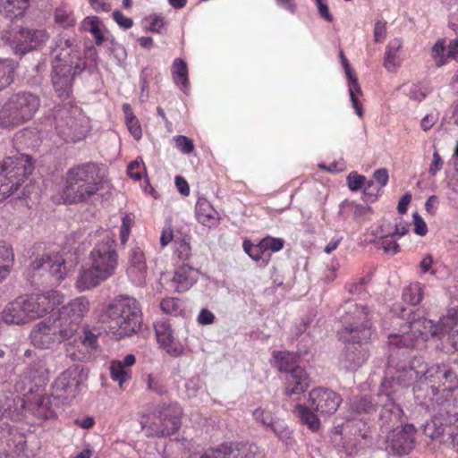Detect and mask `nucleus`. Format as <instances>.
<instances>
[{"label":"nucleus","instance_id":"1","mask_svg":"<svg viewBox=\"0 0 458 458\" xmlns=\"http://www.w3.org/2000/svg\"><path fill=\"white\" fill-rule=\"evenodd\" d=\"M391 313L402 315L395 321V325L400 327L389 335L390 345L394 347L420 345L429 337L442 338L445 334L453 333L454 327L458 323V306L450 308L437 324L431 319L420 317L401 303L394 304L391 308Z\"/></svg>","mask_w":458,"mask_h":458},{"label":"nucleus","instance_id":"2","mask_svg":"<svg viewBox=\"0 0 458 458\" xmlns=\"http://www.w3.org/2000/svg\"><path fill=\"white\" fill-rule=\"evenodd\" d=\"M118 254L114 241L106 236L90 251L88 262L78 272L75 287L79 292L89 291L114 275Z\"/></svg>","mask_w":458,"mask_h":458},{"label":"nucleus","instance_id":"3","mask_svg":"<svg viewBox=\"0 0 458 458\" xmlns=\"http://www.w3.org/2000/svg\"><path fill=\"white\" fill-rule=\"evenodd\" d=\"M52 82L60 98L69 97L74 76L82 71L75 40L58 36L51 50Z\"/></svg>","mask_w":458,"mask_h":458},{"label":"nucleus","instance_id":"4","mask_svg":"<svg viewBox=\"0 0 458 458\" xmlns=\"http://www.w3.org/2000/svg\"><path fill=\"white\" fill-rule=\"evenodd\" d=\"M105 322L116 338L131 335L140 330L142 323L139 302L128 295L117 296L106 308Z\"/></svg>","mask_w":458,"mask_h":458},{"label":"nucleus","instance_id":"5","mask_svg":"<svg viewBox=\"0 0 458 458\" xmlns=\"http://www.w3.org/2000/svg\"><path fill=\"white\" fill-rule=\"evenodd\" d=\"M102 188L98 167L92 163L71 168L65 177L63 198L66 202L85 201Z\"/></svg>","mask_w":458,"mask_h":458},{"label":"nucleus","instance_id":"6","mask_svg":"<svg viewBox=\"0 0 458 458\" xmlns=\"http://www.w3.org/2000/svg\"><path fill=\"white\" fill-rule=\"evenodd\" d=\"M182 409L177 403H162L155 412L144 414L140 419L142 430L147 437H165L175 433L181 427Z\"/></svg>","mask_w":458,"mask_h":458},{"label":"nucleus","instance_id":"7","mask_svg":"<svg viewBox=\"0 0 458 458\" xmlns=\"http://www.w3.org/2000/svg\"><path fill=\"white\" fill-rule=\"evenodd\" d=\"M32 170L31 159L27 155L18 154L4 159L0 165V202L17 192Z\"/></svg>","mask_w":458,"mask_h":458},{"label":"nucleus","instance_id":"8","mask_svg":"<svg viewBox=\"0 0 458 458\" xmlns=\"http://www.w3.org/2000/svg\"><path fill=\"white\" fill-rule=\"evenodd\" d=\"M57 133L67 142L84 140L89 131V119L76 106H59L54 114Z\"/></svg>","mask_w":458,"mask_h":458},{"label":"nucleus","instance_id":"9","mask_svg":"<svg viewBox=\"0 0 458 458\" xmlns=\"http://www.w3.org/2000/svg\"><path fill=\"white\" fill-rule=\"evenodd\" d=\"M342 318L344 327L339 335L344 342L358 344L369 342L372 329L364 307L352 301L347 302L345 314Z\"/></svg>","mask_w":458,"mask_h":458},{"label":"nucleus","instance_id":"10","mask_svg":"<svg viewBox=\"0 0 458 458\" xmlns=\"http://www.w3.org/2000/svg\"><path fill=\"white\" fill-rule=\"evenodd\" d=\"M39 105L38 97L29 92L12 96L0 110V127H14L31 119Z\"/></svg>","mask_w":458,"mask_h":458},{"label":"nucleus","instance_id":"11","mask_svg":"<svg viewBox=\"0 0 458 458\" xmlns=\"http://www.w3.org/2000/svg\"><path fill=\"white\" fill-rule=\"evenodd\" d=\"M48 38V32L43 29L11 28L2 33V40L18 55L40 47Z\"/></svg>","mask_w":458,"mask_h":458},{"label":"nucleus","instance_id":"12","mask_svg":"<svg viewBox=\"0 0 458 458\" xmlns=\"http://www.w3.org/2000/svg\"><path fill=\"white\" fill-rule=\"evenodd\" d=\"M89 310V301L84 296L77 297L63 306L56 318L63 326V335H71L73 338L81 329V320Z\"/></svg>","mask_w":458,"mask_h":458},{"label":"nucleus","instance_id":"13","mask_svg":"<svg viewBox=\"0 0 458 458\" xmlns=\"http://www.w3.org/2000/svg\"><path fill=\"white\" fill-rule=\"evenodd\" d=\"M66 359L71 361H85L98 350V337L89 331L78 330L73 338L64 340Z\"/></svg>","mask_w":458,"mask_h":458},{"label":"nucleus","instance_id":"14","mask_svg":"<svg viewBox=\"0 0 458 458\" xmlns=\"http://www.w3.org/2000/svg\"><path fill=\"white\" fill-rule=\"evenodd\" d=\"M63 326L57 318L44 320L35 326L30 333L31 344L40 349H48L56 342L72 339L71 335H63Z\"/></svg>","mask_w":458,"mask_h":458},{"label":"nucleus","instance_id":"15","mask_svg":"<svg viewBox=\"0 0 458 458\" xmlns=\"http://www.w3.org/2000/svg\"><path fill=\"white\" fill-rule=\"evenodd\" d=\"M200 458H264V456L259 447L253 444H231L208 449Z\"/></svg>","mask_w":458,"mask_h":458},{"label":"nucleus","instance_id":"16","mask_svg":"<svg viewBox=\"0 0 458 458\" xmlns=\"http://www.w3.org/2000/svg\"><path fill=\"white\" fill-rule=\"evenodd\" d=\"M415 434L411 424L394 428L386 437V450L396 455L408 454L414 446Z\"/></svg>","mask_w":458,"mask_h":458},{"label":"nucleus","instance_id":"17","mask_svg":"<svg viewBox=\"0 0 458 458\" xmlns=\"http://www.w3.org/2000/svg\"><path fill=\"white\" fill-rule=\"evenodd\" d=\"M392 315H393L392 329L389 333H387L388 339H389V335L391 333H393L394 331V329H398L400 327V326L395 325L396 318H402V315H400V314H398V315L392 314ZM423 344H424V343L420 344V345L411 346V348L420 347ZM388 345H389V349L392 352L388 359V361H387V369L389 370L394 369V370H396V372H428V371L427 364L420 358L415 357L412 360H409L408 364H406L405 361L400 360H397L394 357V353L395 351L401 350V349H409L410 347H404L403 345H401L399 347L391 346L389 342H388Z\"/></svg>","mask_w":458,"mask_h":458},{"label":"nucleus","instance_id":"18","mask_svg":"<svg viewBox=\"0 0 458 458\" xmlns=\"http://www.w3.org/2000/svg\"><path fill=\"white\" fill-rule=\"evenodd\" d=\"M310 401L315 410L321 414H334L343 399L335 392L324 387H317L310 392Z\"/></svg>","mask_w":458,"mask_h":458},{"label":"nucleus","instance_id":"19","mask_svg":"<svg viewBox=\"0 0 458 458\" xmlns=\"http://www.w3.org/2000/svg\"><path fill=\"white\" fill-rule=\"evenodd\" d=\"M155 332L159 345L170 355L178 357L184 351L183 344L174 336L169 322L161 318L155 323Z\"/></svg>","mask_w":458,"mask_h":458},{"label":"nucleus","instance_id":"20","mask_svg":"<svg viewBox=\"0 0 458 458\" xmlns=\"http://www.w3.org/2000/svg\"><path fill=\"white\" fill-rule=\"evenodd\" d=\"M52 396L30 393L23 400L24 408L36 418L48 420L55 416Z\"/></svg>","mask_w":458,"mask_h":458},{"label":"nucleus","instance_id":"21","mask_svg":"<svg viewBox=\"0 0 458 458\" xmlns=\"http://www.w3.org/2000/svg\"><path fill=\"white\" fill-rule=\"evenodd\" d=\"M340 58L342 65L344 69L345 75L348 79V91L352 106L359 117L363 116V110L360 103L362 97L361 89L358 83V79L355 72L351 68L349 61L344 56L343 52H340Z\"/></svg>","mask_w":458,"mask_h":458},{"label":"nucleus","instance_id":"22","mask_svg":"<svg viewBox=\"0 0 458 458\" xmlns=\"http://www.w3.org/2000/svg\"><path fill=\"white\" fill-rule=\"evenodd\" d=\"M30 267L34 271L40 269L48 270L50 276L57 282H61L67 273L64 259L60 255L36 259Z\"/></svg>","mask_w":458,"mask_h":458},{"label":"nucleus","instance_id":"23","mask_svg":"<svg viewBox=\"0 0 458 458\" xmlns=\"http://www.w3.org/2000/svg\"><path fill=\"white\" fill-rule=\"evenodd\" d=\"M127 275L131 281L141 285L145 283L147 276V264L143 251L135 247L131 250L128 260Z\"/></svg>","mask_w":458,"mask_h":458},{"label":"nucleus","instance_id":"24","mask_svg":"<svg viewBox=\"0 0 458 458\" xmlns=\"http://www.w3.org/2000/svg\"><path fill=\"white\" fill-rule=\"evenodd\" d=\"M79 382L71 377V374H60L51 386L53 399L67 401L75 397Z\"/></svg>","mask_w":458,"mask_h":458},{"label":"nucleus","instance_id":"25","mask_svg":"<svg viewBox=\"0 0 458 458\" xmlns=\"http://www.w3.org/2000/svg\"><path fill=\"white\" fill-rule=\"evenodd\" d=\"M195 216L199 224L209 228L218 225L221 219L218 211L204 197H199L197 199Z\"/></svg>","mask_w":458,"mask_h":458},{"label":"nucleus","instance_id":"26","mask_svg":"<svg viewBox=\"0 0 458 458\" xmlns=\"http://www.w3.org/2000/svg\"><path fill=\"white\" fill-rule=\"evenodd\" d=\"M199 271L188 265L179 267L171 279V287L177 292L189 290L198 280Z\"/></svg>","mask_w":458,"mask_h":458},{"label":"nucleus","instance_id":"27","mask_svg":"<svg viewBox=\"0 0 458 458\" xmlns=\"http://www.w3.org/2000/svg\"><path fill=\"white\" fill-rule=\"evenodd\" d=\"M2 319L8 325H21L29 322L23 297L9 302L2 311Z\"/></svg>","mask_w":458,"mask_h":458},{"label":"nucleus","instance_id":"28","mask_svg":"<svg viewBox=\"0 0 458 458\" xmlns=\"http://www.w3.org/2000/svg\"><path fill=\"white\" fill-rule=\"evenodd\" d=\"M81 27L93 36L97 46H101L112 38L109 30L97 16L86 17L81 22Z\"/></svg>","mask_w":458,"mask_h":458},{"label":"nucleus","instance_id":"29","mask_svg":"<svg viewBox=\"0 0 458 458\" xmlns=\"http://www.w3.org/2000/svg\"><path fill=\"white\" fill-rule=\"evenodd\" d=\"M385 227L379 225L372 231V235L375 238L372 242L378 248L382 249L386 254L394 255L400 251V246L397 243L398 239L391 233L387 234L385 233Z\"/></svg>","mask_w":458,"mask_h":458},{"label":"nucleus","instance_id":"30","mask_svg":"<svg viewBox=\"0 0 458 458\" xmlns=\"http://www.w3.org/2000/svg\"><path fill=\"white\" fill-rule=\"evenodd\" d=\"M273 365L279 372H296L299 368V357L290 352H274Z\"/></svg>","mask_w":458,"mask_h":458},{"label":"nucleus","instance_id":"31","mask_svg":"<svg viewBox=\"0 0 458 458\" xmlns=\"http://www.w3.org/2000/svg\"><path fill=\"white\" fill-rule=\"evenodd\" d=\"M172 77L174 84L184 93L190 89L188 66L181 58H175L171 67Z\"/></svg>","mask_w":458,"mask_h":458},{"label":"nucleus","instance_id":"32","mask_svg":"<svg viewBox=\"0 0 458 458\" xmlns=\"http://www.w3.org/2000/svg\"><path fill=\"white\" fill-rule=\"evenodd\" d=\"M284 384L287 395L301 394L309 388L310 380L308 374H287Z\"/></svg>","mask_w":458,"mask_h":458},{"label":"nucleus","instance_id":"33","mask_svg":"<svg viewBox=\"0 0 458 458\" xmlns=\"http://www.w3.org/2000/svg\"><path fill=\"white\" fill-rule=\"evenodd\" d=\"M40 307L44 309L43 317L53 311L57 306L61 305L64 301V295L56 290L47 291L41 294H36Z\"/></svg>","mask_w":458,"mask_h":458},{"label":"nucleus","instance_id":"34","mask_svg":"<svg viewBox=\"0 0 458 458\" xmlns=\"http://www.w3.org/2000/svg\"><path fill=\"white\" fill-rule=\"evenodd\" d=\"M295 411L303 425H306L312 432H317L320 428V420L309 408L301 404L295 406Z\"/></svg>","mask_w":458,"mask_h":458},{"label":"nucleus","instance_id":"35","mask_svg":"<svg viewBox=\"0 0 458 458\" xmlns=\"http://www.w3.org/2000/svg\"><path fill=\"white\" fill-rule=\"evenodd\" d=\"M29 6V0H2L0 9L5 16L16 18L21 16Z\"/></svg>","mask_w":458,"mask_h":458},{"label":"nucleus","instance_id":"36","mask_svg":"<svg viewBox=\"0 0 458 458\" xmlns=\"http://www.w3.org/2000/svg\"><path fill=\"white\" fill-rule=\"evenodd\" d=\"M401 47V42L398 39L391 41L386 47L384 66L390 72L395 71L396 68L400 65L398 53Z\"/></svg>","mask_w":458,"mask_h":458},{"label":"nucleus","instance_id":"37","mask_svg":"<svg viewBox=\"0 0 458 458\" xmlns=\"http://www.w3.org/2000/svg\"><path fill=\"white\" fill-rule=\"evenodd\" d=\"M13 264V253L12 248L0 242V282L9 274Z\"/></svg>","mask_w":458,"mask_h":458},{"label":"nucleus","instance_id":"38","mask_svg":"<svg viewBox=\"0 0 458 458\" xmlns=\"http://www.w3.org/2000/svg\"><path fill=\"white\" fill-rule=\"evenodd\" d=\"M244 251L255 261H261L263 265H267L269 260V253H266L261 247V241L258 244H253L246 240L242 244Z\"/></svg>","mask_w":458,"mask_h":458},{"label":"nucleus","instance_id":"39","mask_svg":"<svg viewBox=\"0 0 458 458\" xmlns=\"http://www.w3.org/2000/svg\"><path fill=\"white\" fill-rule=\"evenodd\" d=\"M15 64L10 59H0V91L13 81Z\"/></svg>","mask_w":458,"mask_h":458},{"label":"nucleus","instance_id":"40","mask_svg":"<svg viewBox=\"0 0 458 458\" xmlns=\"http://www.w3.org/2000/svg\"><path fill=\"white\" fill-rule=\"evenodd\" d=\"M423 293V284L420 283H412L403 289V300L411 305H417L421 301Z\"/></svg>","mask_w":458,"mask_h":458},{"label":"nucleus","instance_id":"41","mask_svg":"<svg viewBox=\"0 0 458 458\" xmlns=\"http://www.w3.org/2000/svg\"><path fill=\"white\" fill-rule=\"evenodd\" d=\"M55 21L63 28H69L74 26L76 19L72 9L66 4H62L55 9Z\"/></svg>","mask_w":458,"mask_h":458},{"label":"nucleus","instance_id":"42","mask_svg":"<svg viewBox=\"0 0 458 458\" xmlns=\"http://www.w3.org/2000/svg\"><path fill=\"white\" fill-rule=\"evenodd\" d=\"M160 307L162 310L169 315L174 316V317H181L184 316V310L182 307V301L176 298H166L164 299L161 303Z\"/></svg>","mask_w":458,"mask_h":458},{"label":"nucleus","instance_id":"43","mask_svg":"<svg viewBox=\"0 0 458 458\" xmlns=\"http://www.w3.org/2000/svg\"><path fill=\"white\" fill-rule=\"evenodd\" d=\"M23 300L26 313L30 321L43 317V310H45L40 307V303L38 301L36 294L26 298L23 297Z\"/></svg>","mask_w":458,"mask_h":458},{"label":"nucleus","instance_id":"44","mask_svg":"<svg viewBox=\"0 0 458 458\" xmlns=\"http://www.w3.org/2000/svg\"><path fill=\"white\" fill-rule=\"evenodd\" d=\"M349 405L352 411H354L358 413H361V412L369 413V412L374 411V405H373L372 402L370 401V399L364 397V396H360V397L356 396V397H353L352 399H350Z\"/></svg>","mask_w":458,"mask_h":458},{"label":"nucleus","instance_id":"45","mask_svg":"<svg viewBox=\"0 0 458 458\" xmlns=\"http://www.w3.org/2000/svg\"><path fill=\"white\" fill-rule=\"evenodd\" d=\"M445 430L446 427H444L437 419L427 422L424 426V434L432 440L444 436Z\"/></svg>","mask_w":458,"mask_h":458},{"label":"nucleus","instance_id":"46","mask_svg":"<svg viewBox=\"0 0 458 458\" xmlns=\"http://www.w3.org/2000/svg\"><path fill=\"white\" fill-rule=\"evenodd\" d=\"M144 21L148 24L147 30L160 33L165 26V17L162 13H153L144 18Z\"/></svg>","mask_w":458,"mask_h":458},{"label":"nucleus","instance_id":"47","mask_svg":"<svg viewBox=\"0 0 458 458\" xmlns=\"http://www.w3.org/2000/svg\"><path fill=\"white\" fill-rule=\"evenodd\" d=\"M385 227V233H391L396 239H401L409 232V225L405 222H399L397 224L385 223L381 225Z\"/></svg>","mask_w":458,"mask_h":458},{"label":"nucleus","instance_id":"48","mask_svg":"<svg viewBox=\"0 0 458 458\" xmlns=\"http://www.w3.org/2000/svg\"><path fill=\"white\" fill-rule=\"evenodd\" d=\"M135 361L133 354H128L123 360H114L110 363V372H125V369L131 367Z\"/></svg>","mask_w":458,"mask_h":458},{"label":"nucleus","instance_id":"49","mask_svg":"<svg viewBox=\"0 0 458 458\" xmlns=\"http://www.w3.org/2000/svg\"><path fill=\"white\" fill-rule=\"evenodd\" d=\"M135 361L133 354H128L123 360H114L110 363V372H125V369L131 367Z\"/></svg>","mask_w":458,"mask_h":458},{"label":"nucleus","instance_id":"50","mask_svg":"<svg viewBox=\"0 0 458 458\" xmlns=\"http://www.w3.org/2000/svg\"><path fill=\"white\" fill-rule=\"evenodd\" d=\"M431 55L437 66L445 64L447 57V50H445L444 41L438 40L432 47Z\"/></svg>","mask_w":458,"mask_h":458},{"label":"nucleus","instance_id":"51","mask_svg":"<svg viewBox=\"0 0 458 458\" xmlns=\"http://www.w3.org/2000/svg\"><path fill=\"white\" fill-rule=\"evenodd\" d=\"M405 95L411 100L420 102L428 95L426 89L420 84H411L403 89Z\"/></svg>","mask_w":458,"mask_h":458},{"label":"nucleus","instance_id":"52","mask_svg":"<svg viewBox=\"0 0 458 458\" xmlns=\"http://www.w3.org/2000/svg\"><path fill=\"white\" fill-rule=\"evenodd\" d=\"M173 140L174 142V147L182 154H190L194 149L193 141L184 135L174 136Z\"/></svg>","mask_w":458,"mask_h":458},{"label":"nucleus","instance_id":"53","mask_svg":"<svg viewBox=\"0 0 458 458\" xmlns=\"http://www.w3.org/2000/svg\"><path fill=\"white\" fill-rule=\"evenodd\" d=\"M284 241L282 238L267 236L261 240V247L264 248L266 253L268 251L277 252L284 248Z\"/></svg>","mask_w":458,"mask_h":458},{"label":"nucleus","instance_id":"54","mask_svg":"<svg viewBox=\"0 0 458 458\" xmlns=\"http://www.w3.org/2000/svg\"><path fill=\"white\" fill-rule=\"evenodd\" d=\"M146 381L149 390L158 394L166 393V386L163 384L158 374H148L147 376Z\"/></svg>","mask_w":458,"mask_h":458},{"label":"nucleus","instance_id":"55","mask_svg":"<svg viewBox=\"0 0 458 458\" xmlns=\"http://www.w3.org/2000/svg\"><path fill=\"white\" fill-rule=\"evenodd\" d=\"M133 220L134 218L131 214H126L122 218V225L120 227V238L121 242L123 244H125L129 238L131 226L133 225Z\"/></svg>","mask_w":458,"mask_h":458},{"label":"nucleus","instance_id":"56","mask_svg":"<svg viewBox=\"0 0 458 458\" xmlns=\"http://www.w3.org/2000/svg\"><path fill=\"white\" fill-rule=\"evenodd\" d=\"M253 416L256 421L261 423L267 428H269L275 421V418L271 411L262 410L260 408H258L253 411Z\"/></svg>","mask_w":458,"mask_h":458},{"label":"nucleus","instance_id":"57","mask_svg":"<svg viewBox=\"0 0 458 458\" xmlns=\"http://www.w3.org/2000/svg\"><path fill=\"white\" fill-rule=\"evenodd\" d=\"M347 182L350 190L358 191L365 186L366 177L352 172L347 176Z\"/></svg>","mask_w":458,"mask_h":458},{"label":"nucleus","instance_id":"58","mask_svg":"<svg viewBox=\"0 0 458 458\" xmlns=\"http://www.w3.org/2000/svg\"><path fill=\"white\" fill-rule=\"evenodd\" d=\"M144 164L138 160H134L129 164L127 173L131 179L135 181H140L141 179V174L144 172Z\"/></svg>","mask_w":458,"mask_h":458},{"label":"nucleus","instance_id":"59","mask_svg":"<svg viewBox=\"0 0 458 458\" xmlns=\"http://www.w3.org/2000/svg\"><path fill=\"white\" fill-rule=\"evenodd\" d=\"M112 17L117 25L123 30L131 29L133 26L132 19L125 16L118 10L113 12Z\"/></svg>","mask_w":458,"mask_h":458},{"label":"nucleus","instance_id":"60","mask_svg":"<svg viewBox=\"0 0 458 458\" xmlns=\"http://www.w3.org/2000/svg\"><path fill=\"white\" fill-rule=\"evenodd\" d=\"M269 428L275 433L280 439H288L290 437V431L288 428L282 422L275 420Z\"/></svg>","mask_w":458,"mask_h":458},{"label":"nucleus","instance_id":"61","mask_svg":"<svg viewBox=\"0 0 458 458\" xmlns=\"http://www.w3.org/2000/svg\"><path fill=\"white\" fill-rule=\"evenodd\" d=\"M414 233L420 236H424L428 233V226L424 219L418 214H413Z\"/></svg>","mask_w":458,"mask_h":458},{"label":"nucleus","instance_id":"62","mask_svg":"<svg viewBox=\"0 0 458 458\" xmlns=\"http://www.w3.org/2000/svg\"><path fill=\"white\" fill-rule=\"evenodd\" d=\"M215 318L216 317L212 311L208 309H202L197 317V322L199 325L208 326L213 324Z\"/></svg>","mask_w":458,"mask_h":458},{"label":"nucleus","instance_id":"63","mask_svg":"<svg viewBox=\"0 0 458 458\" xmlns=\"http://www.w3.org/2000/svg\"><path fill=\"white\" fill-rule=\"evenodd\" d=\"M421 274L429 273L430 275H436V270L433 268V258L431 255H426L423 257L419 264Z\"/></svg>","mask_w":458,"mask_h":458},{"label":"nucleus","instance_id":"64","mask_svg":"<svg viewBox=\"0 0 458 458\" xmlns=\"http://www.w3.org/2000/svg\"><path fill=\"white\" fill-rule=\"evenodd\" d=\"M437 120H438V114L432 112L430 114H426L422 118V120L420 122V126L423 131H427L430 130L436 124Z\"/></svg>","mask_w":458,"mask_h":458}]
</instances>
